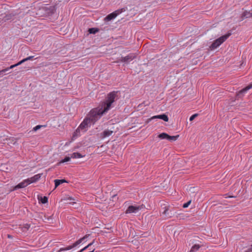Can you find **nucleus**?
Returning a JSON list of instances; mask_svg holds the SVG:
<instances>
[{
	"instance_id": "8",
	"label": "nucleus",
	"mask_w": 252,
	"mask_h": 252,
	"mask_svg": "<svg viewBox=\"0 0 252 252\" xmlns=\"http://www.w3.org/2000/svg\"><path fill=\"white\" fill-rule=\"evenodd\" d=\"M162 209H163V210L162 211L161 213L162 215H164L165 219L170 218L173 215L171 211L169 210L167 206H164Z\"/></svg>"
},
{
	"instance_id": "5",
	"label": "nucleus",
	"mask_w": 252,
	"mask_h": 252,
	"mask_svg": "<svg viewBox=\"0 0 252 252\" xmlns=\"http://www.w3.org/2000/svg\"><path fill=\"white\" fill-rule=\"evenodd\" d=\"M231 35V33H227L222 35L219 38L214 41L213 43L210 46V48L212 50H214L219 47L222 43H223Z\"/></svg>"
},
{
	"instance_id": "28",
	"label": "nucleus",
	"mask_w": 252,
	"mask_h": 252,
	"mask_svg": "<svg viewBox=\"0 0 252 252\" xmlns=\"http://www.w3.org/2000/svg\"><path fill=\"white\" fill-rule=\"evenodd\" d=\"M190 203H191V200H189V201L187 202V203H184V204H183V207L184 208H187V207L189 205V204H190Z\"/></svg>"
},
{
	"instance_id": "24",
	"label": "nucleus",
	"mask_w": 252,
	"mask_h": 252,
	"mask_svg": "<svg viewBox=\"0 0 252 252\" xmlns=\"http://www.w3.org/2000/svg\"><path fill=\"white\" fill-rule=\"evenodd\" d=\"M40 201L43 204H45L48 202V198L46 196L41 197Z\"/></svg>"
},
{
	"instance_id": "10",
	"label": "nucleus",
	"mask_w": 252,
	"mask_h": 252,
	"mask_svg": "<svg viewBox=\"0 0 252 252\" xmlns=\"http://www.w3.org/2000/svg\"><path fill=\"white\" fill-rule=\"evenodd\" d=\"M140 209V206L131 205L128 207L126 213V214L136 213Z\"/></svg>"
},
{
	"instance_id": "13",
	"label": "nucleus",
	"mask_w": 252,
	"mask_h": 252,
	"mask_svg": "<svg viewBox=\"0 0 252 252\" xmlns=\"http://www.w3.org/2000/svg\"><path fill=\"white\" fill-rule=\"evenodd\" d=\"M40 177H41V175L38 174H36V175H34L33 176H32L31 178H28V180L30 184H31L32 183H35L36 181H37L38 180H39V179L40 178Z\"/></svg>"
},
{
	"instance_id": "27",
	"label": "nucleus",
	"mask_w": 252,
	"mask_h": 252,
	"mask_svg": "<svg viewBox=\"0 0 252 252\" xmlns=\"http://www.w3.org/2000/svg\"><path fill=\"white\" fill-rule=\"evenodd\" d=\"M42 126H43L37 125V126H35V127H33V130H34V131H36L38 129H40Z\"/></svg>"
},
{
	"instance_id": "19",
	"label": "nucleus",
	"mask_w": 252,
	"mask_h": 252,
	"mask_svg": "<svg viewBox=\"0 0 252 252\" xmlns=\"http://www.w3.org/2000/svg\"><path fill=\"white\" fill-rule=\"evenodd\" d=\"M15 66H14L13 65H11L10 67H7L4 69H2L0 71V77H2L4 75V73L7 71H8L10 69H12L14 68Z\"/></svg>"
},
{
	"instance_id": "12",
	"label": "nucleus",
	"mask_w": 252,
	"mask_h": 252,
	"mask_svg": "<svg viewBox=\"0 0 252 252\" xmlns=\"http://www.w3.org/2000/svg\"><path fill=\"white\" fill-rule=\"evenodd\" d=\"M113 133V131L112 130L106 129L100 134V137L101 138L104 139L111 135Z\"/></svg>"
},
{
	"instance_id": "6",
	"label": "nucleus",
	"mask_w": 252,
	"mask_h": 252,
	"mask_svg": "<svg viewBox=\"0 0 252 252\" xmlns=\"http://www.w3.org/2000/svg\"><path fill=\"white\" fill-rule=\"evenodd\" d=\"M136 54L135 53H130L126 57H122L120 59V62L126 63H128L136 58Z\"/></svg>"
},
{
	"instance_id": "15",
	"label": "nucleus",
	"mask_w": 252,
	"mask_h": 252,
	"mask_svg": "<svg viewBox=\"0 0 252 252\" xmlns=\"http://www.w3.org/2000/svg\"><path fill=\"white\" fill-rule=\"evenodd\" d=\"M33 58V56H29L26 58H25L24 59H23L22 60H21V61H20L19 62H18V63L15 64H13V66H17L19 65H21V64H22L23 63H25V62L26 61H29V60H31Z\"/></svg>"
},
{
	"instance_id": "16",
	"label": "nucleus",
	"mask_w": 252,
	"mask_h": 252,
	"mask_svg": "<svg viewBox=\"0 0 252 252\" xmlns=\"http://www.w3.org/2000/svg\"><path fill=\"white\" fill-rule=\"evenodd\" d=\"M242 19L243 20L245 18H250L252 17V13L250 11H245L242 14Z\"/></svg>"
},
{
	"instance_id": "21",
	"label": "nucleus",
	"mask_w": 252,
	"mask_h": 252,
	"mask_svg": "<svg viewBox=\"0 0 252 252\" xmlns=\"http://www.w3.org/2000/svg\"><path fill=\"white\" fill-rule=\"evenodd\" d=\"M71 158H71V156L70 157H66L63 159H62L59 162L58 164H60L61 163H64V162H66L69 161Z\"/></svg>"
},
{
	"instance_id": "25",
	"label": "nucleus",
	"mask_w": 252,
	"mask_h": 252,
	"mask_svg": "<svg viewBox=\"0 0 252 252\" xmlns=\"http://www.w3.org/2000/svg\"><path fill=\"white\" fill-rule=\"evenodd\" d=\"M93 244V242L92 243H90L89 244H88L87 246H86V247H85L83 249H81V250L79 251V252H83L84 251H85V250H86L87 248H88L89 247H90L91 245H92Z\"/></svg>"
},
{
	"instance_id": "11",
	"label": "nucleus",
	"mask_w": 252,
	"mask_h": 252,
	"mask_svg": "<svg viewBox=\"0 0 252 252\" xmlns=\"http://www.w3.org/2000/svg\"><path fill=\"white\" fill-rule=\"evenodd\" d=\"M251 88H252V84L249 85L245 88L239 91L237 94V96L239 97H242L244 95V94H246L247 92V91L251 89Z\"/></svg>"
},
{
	"instance_id": "22",
	"label": "nucleus",
	"mask_w": 252,
	"mask_h": 252,
	"mask_svg": "<svg viewBox=\"0 0 252 252\" xmlns=\"http://www.w3.org/2000/svg\"><path fill=\"white\" fill-rule=\"evenodd\" d=\"M168 135L166 133H162L158 135V137L162 139H167Z\"/></svg>"
},
{
	"instance_id": "23",
	"label": "nucleus",
	"mask_w": 252,
	"mask_h": 252,
	"mask_svg": "<svg viewBox=\"0 0 252 252\" xmlns=\"http://www.w3.org/2000/svg\"><path fill=\"white\" fill-rule=\"evenodd\" d=\"M179 136H170L168 135V136H167V140L169 141H175L177 140L178 137Z\"/></svg>"
},
{
	"instance_id": "26",
	"label": "nucleus",
	"mask_w": 252,
	"mask_h": 252,
	"mask_svg": "<svg viewBox=\"0 0 252 252\" xmlns=\"http://www.w3.org/2000/svg\"><path fill=\"white\" fill-rule=\"evenodd\" d=\"M97 31V30L94 28H91L89 30L90 33H95L96 31Z\"/></svg>"
},
{
	"instance_id": "9",
	"label": "nucleus",
	"mask_w": 252,
	"mask_h": 252,
	"mask_svg": "<svg viewBox=\"0 0 252 252\" xmlns=\"http://www.w3.org/2000/svg\"><path fill=\"white\" fill-rule=\"evenodd\" d=\"M30 183L28 179L23 180L22 182L19 183L17 185L14 187L13 190H17L19 189L24 188L30 185Z\"/></svg>"
},
{
	"instance_id": "30",
	"label": "nucleus",
	"mask_w": 252,
	"mask_h": 252,
	"mask_svg": "<svg viewBox=\"0 0 252 252\" xmlns=\"http://www.w3.org/2000/svg\"><path fill=\"white\" fill-rule=\"evenodd\" d=\"M252 252V245L251 246V247L248 249V251H246L245 252Z\"/></svg>"
},
{
	"instance_id": "20",
	"label": "nucleus",
	"mask_w": 252,
	"mask_h": 252,
	"mask_svg": "<svg viewBox=\"0 0 252 252\" xmlns=\"http://www.w3.org/2000/svg\"><path fill=\"white\" fill-rule=\"evenodd\" d=\"M200 247V245L195 244L191 247V250L189 252H195L199 250Z\"/></svg>"
},
{
	"instance_id": "3",
	"label": "nucleus",
	"mask_w": 252,
	"mask_h": 252,
	"mask_svg": "<svg viewBox=\"0 0 252 252\" xmlns=\"http://www.w3.org/2000/svg\"><path fill=\"white\" fill-rule=\"evenodd\" d=\"M92 124L90 122L89 119L86 117L76 130L73 136L80 135V132H85Z\"/></svg>"
},
{
	"instance_id": "7",
	"label": "nucleus",
	"mask_w": 252,
	"mask_h": 252,
	"mask_svg": "<svg viewBox=\"0 0 252 252\" xmlns=\"http://www.w3.org/2000/svg\"><path fill=\"white\" fill-rule=\"evenodd\" d=\"M122 9H118L108 14L105 18V21H109L115 19L118 15L122 12Z\"/></svg>"
},
{
	"instance_id": "14",
	"label": "nucleus",
	"mask_w": 252,
	"mask_h": 252,
	"mask_svg": "<svg viewBox=\"0 0 252 252\" xmlns=\"http://www.w3.org/2000/svg\"><path fill=\"white\" fill-rule=\"evenodd\" d=\"M152 119H160L163 120L165 122H168V116L165 114H162V115H156L154 116L152 118Z\"/></svg>"
},
{
	"instance_id": "2",
	"label": "nucleus",
	"mask_w": 252,
	"mask_h": 252,
	"mask_svg": "<svg viewBox=\"0 0 252 252\" xmlns=\"http://www.w3.org/2000/svg\"><path fill=\"white\" fill-rule=\"evenodd\" d=\"M117 93L118 92L115 91L109 93L107 94L105 101L101 103V105L107 112L111 108L112 104L117 99Z\"/></svg>"
},
{
	"instance_id": "4",
	"label": "nucleus",
	"mask_w": 252,
	"mask_h": 252,
	"mask_svg": "<svg viewBox=\"0 0 252 252\" xmlns=\"http://www.w3.org/2000/svg\"><path fill=\"white\" fill-rule=\"evenodd\" d=\"M89 235H86L83 237L80 238L76 242L74 243L72 245L68 246L65 248H62L57 252H62L63 251H68L70 250L73 248L77 247L78 245H80L81 243H83L87 241V238L89 237Z\"/></svg>"
},
{
	"instance_id": "17",
	"label": "nucleus",
	"mask_w": 252,
	"mask_h": 252,
	"mask_svg": "<svg viewBox=\"0 0 252 252\" xmlns=\"http://www.w3.org/2000/svg\"><path fill=\"white\" fill-rule=\"evenodd\" d=\"M55 182V188H57L61 184L63 183H66V181L64 179L59 180V179H56L54 181Z\"/></svg>"
},
{
	"instance_id": "1",
	"label": "nucleus",
	"mask_w": 252,
	"mask_h": 252,
	"mask_svg": "<svg viewBox=\"0 0 252 252\" xmlns=\"http://www.w3.org/2000/svg\"><path fill=\"white\" fill-rule=\"evenodd\" d=\"M106 112H107L100 105L96 108L92 109L88 113L86 118L89 119L92 124H94Z\"/></svg>"
},
{
	"instance_id": "18",
	"label": "nucleus",
	"mask_w": 252,
	"mask_h": 252,
	"mask_svg": "<svg viewBox=\"0 0 252 252\" xmlns=\"http://www.w3.org/2000/svg\"><path fill=\"white\" fill-rule=\"evenodd\" d=\"M84 157V156H83L77 152H75L71 154V158H83Z\"/></svg>"
},
{
	"instance_id": "29",
	"label": "nucleus",
	"mask_w": 252,
	"mask_h": 252,
	"mask_svg": "<svg viewBox=\"0 0 252 252\" xmlns=\"http://www.w3.org/2000/svg\"><path fill=\"white\" fill-rule=\"evenodd\" d=\"M198 115L197 114H195L192 115L189 118V121H192Z\"/></svg>"
}]
</instances>
